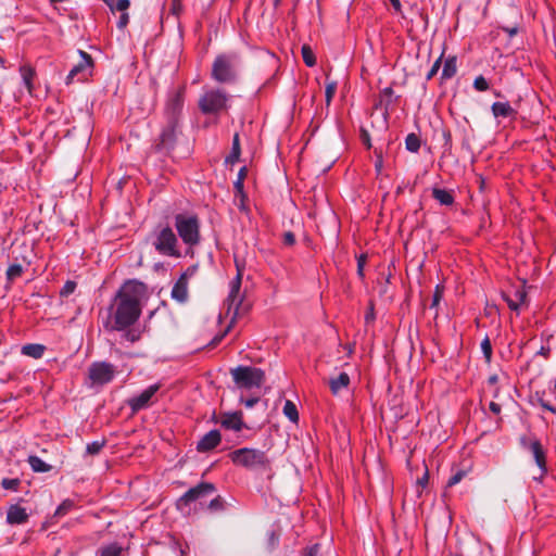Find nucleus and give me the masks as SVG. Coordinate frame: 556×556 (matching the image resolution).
Here are the masks:
<instances>
[{"instance_id":"f257e3e1","label":"nucleus","mask_w":556,"mask_h":556,"mask_svg":"<svg viewBox=\"0 0 556 556\" xmlns=\"http://www.w3.org/2000/svg\"><path fill=\"white\" fill-rule=\"evenodd\" d=\"M147 286L137 280L126 281L116 292L103 320L106 331H122L134 326L142 311L141 301L146 296Z\"/></svg>"},{"instance_id":"f03ea898","label":"nucleus","mask_w":556,"mask_h":556,"mask_svg":"<svg viewBox=\"0 0 556 556\" xmlns=\"http://www.w3.org/2000/svg\"><path fill=\"white\" fill-rule=\"evenodd\" d=\"M240 56L236 52L216 55L212 64V78L219 84H235L238 79Z\"/></svg>"},{"instance_id":"7ed1b4c3","label":"nucleus","mask_w":556,"mask_h":556,"mask_svg":"<svg viewBox=\"0 0 556 556\" xmlns=\"http://www.w3.org/2000/svg\"><path fill=\"white\" fill-rule=\"evenodd\" d=\"M151 244L155 251L168 257H180L178 239L174 230L168 226L159 225L151 233Z\"/></svg>"},{"instance_id":"20e7f679","label":"nucleus","mask_w":556,"mask_h":556,"mask_svg":"<svg viewBox=\"0 0 556 556\" xmlns=\"http://www.w3.org/2000/svg\"><path fill=\"white\" fill-rule=\"evenodd\" d=\"M175 228L181 241L189 248L200 243V222L195 215L177 214L175 216Z\"/></svg>"},{"instance_id":"39448f33","label":"nucleus","mask_w":556,"mask_h":556,"mask_svg":"<svg viewBox=\"0 0 556 556\" xmlns=\"http://www.w3.org/2000/svg\"><path fill=\"white\" fill-rule=\"evenodd\" d=\"M229 456L235 465L242 466L248 469H266L270 465V460L266 453L256 448H238L231 452Z\"/></svg>"},{"instance_id":"423d86ee","label":"nucleus","mask_w":556,"mask_h":556,"mask_svg":"<svg viewBox=\"0 0 556 556\" xmlns=\"http://www.w3.org/2000/svg\"><path fill=\"white\" fill-rule=\"evenodd\" d=\"M242 285V270L237 265V275L230 281L229 293L225 301L227 305V315L231 316V319L243 315L248 311V305L243 304L244 293L241 292Z\"/></svg>"},{"instance_id":"0eeeda50","label":"nucleus","mask_w":556,"mask_h":556,"mask_svg":"<svg viewBox=\"0 0 556 556\" xmlns=\"http://www.w3.org/2000/svg\"><path fill=\"white\" fill-rule=\"evenodd\" d=\"M233 382L239 389L251 390L261 388L265 381V372L252 366H238L230 370Z\"/></svg>"},{"instance_id":"6e6552de","label":"nucleus","mask_w":556,"mask_h":556,"mask_svg":"<svg viewBox=\"0 0 556 556\" xmlns=\"http://www.w3.org/2000/svg\"><path fill=\"white\" fill-rule=\"evenodd\" d=\"M216 491V488L211 482H200L195 486L189 489L177 501V508L181 511H186V508L190 504L202 501L207 496H211Z\"/></svg>"},{"instance_id":"1a4fd4ad","label":"nucleus","mask_w":556,"mask_h":556,"mask_svg":"<svg viewBox=\"0 0 556 556\" xmlns=\"http://www.w3.org/2000/svg\"><path fill=\"white\" fill-rule=\"evenodd\" d=\"M227 94L217 89L206 91L199 100V108L204 114H216L226 108Z\"/></svg>"},{"instance_id":"9d476101","label":"nucleus","mask_w":556,"mask_h":556,"mask_svg":"<svg viewBox=\"0 0 556 556\" xmlns=\"http://www.w3.org/2000/svg\"><path fill=\"white\" fill-rule=\"evenodd\" d=\"M115 366L108 362H94L89 366L88 378L91 386H104L115 376Z\"/></svg>"},{"instance_id":"9b49d317","label":"nucleus","mask_w":556,"mask_h":556,"mask_svg":"<svg viewBox=\"0 0 556 556\" xmlns=\"http://www.w3.org/2000/svg\"><path fill=\"white\" fill-rule=\"evenodd\" d=\"M178 128L179 123H170V121H165L159 139L154 146L157 152L168 154L174 150L177 141Z\"/></svg>"},{"instance_id":"f8f14e48","label":"nucleus","mask_w":556,"mask_h":556,"mask_svg":"<svg viewBox=\"0 0 556 556\" xmlns=\"http://www.w3.org/2000/svg\"><path fill=\"white\" fill-rule=\"evenodd\" d=\"M185 88H178L168 94V99L164 109L165 121L170 123H179L184 108Z\"/></svg>"},{"instance_id":"ddd939ff","label":"nucleus","mask_w":556,"mask_h":556,"mask_svg":"<svg viewBox=\"0 0 556 556\" xmlns=\"http://www.w3.org/2000/svg\"><path fill=\"white\" fill-rule=\"evenodd\" d=\"M160 384L154 383L149 386L138 395H135L127 401V405L130 407L132 413H137L150 406L152 397L160 390Z\"/></svg>"},{"instance_id":"4468645a","label":"nucleus","mask_w":556,"mask_h":556,"mask_svg":"<svg viewBox=\"0 0 556 556\" xmlns=\"http://www.w3.org/2000/svg\"><path fill=\"white\" fill-rule=\"evenodd\" d=\"M502 296L511 311L519 313L520 305L526 302L527 292L523 288L518 287L515 288L510 293L504 292Z\"/></svg>"},{"instance_id":"2eb2a0df","label":"nucleus","mask_w":556,"mask_h":556,"mask_svg":"<svg viewBox=\"0 0 556 556\" xmlns=\"http://www.w3.org/2000/svg\"><path fill=\"white\" fill-rule=\"evenodd\" d=\"M79 55L81 58V61L70 71L66 77L67 85L72 84L77 75L84 74L93 65L92 58L87 52L79 50Z\"/></svg>"},{"instance_id":"dca6fc26","label":"nucleus","mask_w":556,"mask_h":556,"mask_svg":"<svg viewBox=\"0 0 556 556\" xmlns=\"http://www.w3.org/2000/svg\"><path fill=\"white\" fill-rule=\"evenodd\" d=\"M222 437L218 430L214 429L204 434L197 443V450L201 453L212 451L220 443Z\"/></svg>"},{"instance_id":"f3484780","label":"nucleus","mask_w":556,"mask_h":556,"mask_svg":"<svg viewBox=\"0 0 556 556\" xmlns=\"http://www.w3.org/2000/svg\"><path fill=\"white\" fill-rule=\"evenodd\" d=\"M529 451L532 453L535 464L540 468L541 476H544L547 471L546 468V454L543 450L541 442L536 439L529 443Z\"/></svg>"},{"instance_id":"a211bd4d","label":"nucleus","mask_w":556,"mask_h":556,"mask_svg":"<svg viewBox=\"0 0 556 556\" xmlns=\"http://www.w3.org/2000/svg\"><path fill=\"white\" fill-rule=\"evenodd\" d=\"M172 298L180 303H184L188 299V279L186 274H182L175 282L172 289Z\"/></svg>"},{"instance_id":"6ab92c4d","label":"nucleus","mask_w":556,"mask_h":556,"mask_svg":"<svg viewBox=\"0 0 556 556\" xmlns=\"http://www.w3.org/2000/svg\"><path fill=\"white\" fill-rule=\"evenodd\" d=\"M28 520L26 509L18 505H11L7 511V522L10 525H22Z\"/></svg>"},{"instance_id":"aec40b11","label":"nucleus","mask_w":556,"mask_h":556,"mask_svg":"<svg viewBox=\"0 0 556 556\" xmlns=\"http://www.w3.org/2000/svg\"><path fill=\"white\" fill-rule=\"evenodd\" d=\"M220 425L225 429L239 432L243 428L241 413L226 414L220 419Z\"/></svg>"},{"instance_id":"412c9836","label":"nucleus","mask_w":556,"mask_h":556,"mask_svg":"<svg viewBox=\"0 0 556 556\" xmlns=\"http://www.w3.org/2000/svg\"><path fill=\"white\" fill-rule=\"evenodd\" d=\"M494 117H515L517 111L509 104V102H494L491 106Z\"/></svg>"},{"instance_id":"4be33fe9","label":"nucleus","mask_w":556,"mask_h":556,"mask_svg":"<svg viewBox=\"0 0 556 556\" xmlns=\"http://www.w3.org/2000/svg\"><path fill=\"white\" fill-rule=\"evenodd\" d=\"M432 197L435 201H438L441 205L451 206L455 202L454 193L452 190L442 189V188H433Z\"/></svg>"},{"instance_id":"5701e85b","label":"nucleus","mask_w":556,"mask_h":556,"mask_svg":"<svg viewBox=\"0 0 556 556\" xmlns=\"http://www.w3.org/2000/svg\"><path fill=\"white\" fill-rule=\"evenodd\" d=\"M20 73L22 76L23 85L29 94L34 93V78L36 76L35 70L29 65H22L20 67Z\"/></svg>"},{"instance_id":"b1692460","label":"nucleus","mask_w":556,"mask_h":556,"mask_svg":"<svg viewBox=\"0 0 556 556\" xmlns=\"http://www.w3.org/2000/svg\"><path fill=\"white\" fill-rule=\"evenodd\" d=\"M350 384V377L346 372H340L338 377L329 380V387L332 394L337 395L342 389H346Z\"/></svg>"},{"instance_id":"393cba45","label":"nucleus","mask_w":556,"mask_h":556,"mask_svg":"<svg viewBox=\"0 0 556 556\" xmlns=\"http://www.w3.org/2000/svg\"><path fill=\"white\" fill-rule=\"evenodd\" d=\"M46 346L39 343H29L22 346V354L35 359L43 356Z\"/></svg>"},{"instance_id":"a878e982","label":"nucleus","mask_w":556,"mask_h":556,"mask_svg":"<svg viewBox=\"0 0 556 556\" xmlns=\"http://www.w3.org/2000/svg\"><path fill=\"white\" fill-rule=\"evenodd\" d=\"M457 73V60L456 56H448L443 65L441 78L446 80L454 77Z\"/></svg>"},{"instance_id":"bb28decb","label":"nucleus","mask_w":556,"mask_h":556,"mask_svg":"<svg viewBox=\"0 0 556 556\" xmlns=\"http://www.w3.org/2000/svg\"><path fill=\"white\" fill-rule=\"evenodd\" d=\"M27 463L29 464L30 468L35 472H48L51 470L52 466L43 462L39 456L37 455H30L28 456Z\"/></svg>"},{"instance_id":"cd10ccee","label":"nucleus","mask_w":556,"mask_h":556,"mask_svg":"<svg viewBox=\"0 0 556 556\" xmlns=\"http://www.w3.org/2000/svg\"><path fill=\"white\" fill-rule=\"evenodd\" d=\"M241 154L239 134H235L232 138V147L229 155L226 157V163L235 164L239 161Z\"/></svg>"},{"instance_id":"c85d7f7f","label":"nucleus","mask_w":556,"mask_h":556,"mask_svg":"<svg viewBox=\"0 0 556 556\" xmlns=\"http://www.w3.org/2000/svg\"><path fill=\"white\" fill-rule=\"evenodd\" d=\"M283 414L293 424H298L299 421V412L296 408V405L290 401L287 400L283 405Z\"/></svg>"},{"instance_id":"c756f323","label":"nucleus","mask_w":556,"mask_h":556,"mask_svg":"<svg viewBox=\"0 0 556 556\" xmlns=\"http://www.w3.org/2000/svg\"><path fill=\"white\" fill-rule=\"evenodd\" d=\"M123 547L117 543H112L103 546L99 551V556H122Z\"/></svg>"},{"instance_id":"7c9ffc66","label":"nucleus","mask_w":556,"mask_h":556,"mask_svg":"<svg viewBox=\"0 0 556 556\" xmlns=\"http://www.w3.org/2000/svg\"><path fill=\"white\" fill-rule=\"evenodd\" d=\"M405 147L409 152L416 153L420 149V139L419 137L412 132L408 134L405 138Z\"/></svg>"},{"instance_id":"2f4dec72","label":"nucleus","mask_w":556,"mask_h":556,"mask_svg":"<svg viewBox=\"0 0 556 556\" xmlns=\"http://www.w3.org/2000/svg\"><path fill=\"white\" fill-rule=\"evenodd\" d=\"M24 273V268L21 264H12L7 269V280L11 283L16 278L21 277Z\"/></svg>"},{"instance_id":"473e14b6","label":"nucleus","mask_w":556,"mask_h":556,"mask_svg":"<svg viewBox=\"0 0 556 556\" xmlns=\"http://www.w3.org/2000/svg\"><path fill=\"white\" fill-rule=\"evenodd\" d=\"M243 182L244 181L240 180V179H236V181L233 182V187L236 190V199L240 198V203L238 204V206L241 211L245 210V205H244L245 193L243 190Z\"/></svg>"},{"instance_id":"72a5a7b5","label":"nucleus","mask_w":556,"mask_h":556,"mask_svg":"<svg viewBox=\"0 0 556 556\" xmlns=\"http://www.w3.org/2000/svg\"><path fill=\"white\" fill-rule=\"evenodd\" d=\"M207 509L213 513L223 511L226 509V501L220 495H217L211 500Z\"/></svg>"},{"instance_id":"f704fd0d","label":"nucleus","mask_w":556,"mask_h":556,"mask_svg":"<svg viewBox=\"0 0 556 556\" xmlns=\"http://www.w3.org/2000/svg\"><path fill=\"white\" fill-rule=\"evenodd\" d=\"M75 507V502L73 500L66 498L56 508L54 515L62 517L65 516L68 511H71Z\"/></svg>"},{"instance_id":"c9c22d12","label":"nucleus","mask_w":556,"mask_h":556,"mask_svg":"<svg viewBox=\"0 0 556 556\" xmlns=\"http://www.w3.org/2000/svg\"><path fill=\"white\" fill-rule=\"evenodd\" d=\"M301 51L304 63L309 67L314 66L316 64V59L311 47L304 45Z\"/></svg>"},{"instance_id":"e433bc0d","label":"nucleus","mask_w":556,"mask_h":556,"mask_svg":"<svg viewBox=\"0 0 556 556\" xmlns=\"http://www.w3.org/2000/svg\"><path fill=\"white\" fill-rule=\"evenodd\" d=\"M122 331L124 332V339L131 343L138 341L141 338V331L137 328H132V326Z\"/></svg>"},{"instance_id":"4c0bfd02","label":"nucleus","mask_w":556,"mask_h":556,"mask_svg":"<svg viewBox=\"0 0 556 556\" xmlns=\"http://www.w3.org/2000/svg\"><path fill=\"white\" fill-rule=\"evenodd\" d=\"M105 441H93L91 443H88L86 446V453L89 455H97L100 453V451L104 447Z\"/></svg>"},{"instance_id":"58836bf2","label":"nucleus","mask_w":556,"mask_h":556,"mask_svg":"<svg viewBox=\"0 0 556 556\" xmlns=\"http://www.w3.org/2000/svg\"><path fill=\"white\" fill-rule=\"evenodd\" d=\"M21 485V480L18 478L9 479L3 478L1 481V486L5 490L17 491Z\"/></svg>"},{"instance_id":"ea45409f","label":"nucleus","mask_w":556,"mask_h":556,"mask_svg":"<svg viewBox=\"0 0 556 556\" xmlns=\"http://www.w3.org/2000/svg\"><path fill=\"white\" fill-rule=\"evenodd\" d=\"M380 97H381V103L386 102V110H388V108L394 103L393 89L391 87L384 88L381 91Z\"/></svg>"},{"instance_id":"a19ab883","label":"nucleus","mask_w":556,"mask_h":556,"mask_svg":"<svg viewBox=\"0 0 556 556\" xmlns=\"http://www.w3.org/2000/svg\"><path fill=\"white\" fill-rule=\"evenodd\" d=\"M473 88L477 91H486L490 88L489 81L482 75H479L473 80Z\"/></svg>"},{"instance_id":"79ce46f5","label":"nucleus","mask_w":556,"mask_h":556,"mask_svg":"<svg viewBox=\"0 0 556 556\" xmlns=\"http://www.w3.org/2000/svg\"><path fill=\"white\" fill-rule=\"evenodd\" d=\"M481 350H482V353L486 359V362H490L491 358H492V345H491V341L488 337H485L482 342H481Z\"/></svg>"},{"instance_id":"37998d69","label":"nucleus","mask_w":556,"mask_h":556,"mask_svg":"<svg viewBox=\"0 0 556 556\" xmlns=\"http://www.w3.org/2000/svg\"><path fill=\"white\" fill-rule=\"evenodd\" d=\"M443 291H444V288L440 285H437L433 295H432V302H431L430 308H434L439 305L440 301L443 298Z\"/></svg>"},{"instance_id":"c03bdc74","label":"nucleus","mask_w":556,"mask_h":556,"mask_svg":"<svg viewBox=\"0 0 556 556\" xmlns=\"http://www.w3.org/2000/svg\"><path fill=\"white\" fill-rule=\"evenodd\" d=\"M77 283L73 280H67L62 289L60 290L61 296H68L70 294L74 293L76 290Z\"/></svg>"},{"instance_id":"a18cd8bd","label":"nucleus","mask_w":556,"mask_h":556,"mask_svg":"<svg viewBox=\"0 0 556 556\" xmlns=\"http://www.w3.org/2000/svg\"><path fill=\"white\" fill-rule=\"evenodd\" d=\"M336 90H337V83L336 81H329L327 83L326 85V91H325V97H326V103L327 105L330 104L334 93H336Z\"/></svg>"},{"instance_id":"49530a36","label":"nucleus","mask_w":556,"mask_h":556,"mask_svg":"<svg viewBox=\"0 0 556 556\" xmlns=\"http://www.w3.org/2000/svg\"><path fill=\"white\" fill-rule=\"evenodd\" d=\"M442 63V55H440L437 61L432 64L430 71L427 73L426 79L431 80L439 72Z\"/></svg>"},{"instance_id":"de8ad7c7","label":"nucleus","mask_w":556,"mask_h":556,"mask_svg":"<svg viewBox=\"0 0 556 556\" xmlns=\"http://www.w3.org/2000/svg\"><path fill=\"white\" fill-rule=\"evenodd\" d=\"M464 476H465V471H463V470H458V471H456V472H455V473H453V475L451 476V478L448 479V481H447V486H454V485H456L457 483H459V482L463 480Z\"/></svg>"},{"instance_id":"09e8293b","label":"nucleus","mask_w":556,"mask_h":556,"mask_svg":"<svg viewBox=\"0 0 556 556\" xmlns=\"http://www.w3.org/2000/svg\"><path fill=\"white\" fill-rule=\"evenodd\" d=\"M536 402L543 409L556 414V407L546 402L539 393H536Z\"/></svg>"},{"instance_id":"8fccbe9b","label":"nucleus","mask_w":556,"mask_h":556,"mask_svg":"<svg viewBox=\"0 0 556 556\" xmlns=\"http://www.w3.org/2000/svg\"><path fill=\"white\" fill-rule=\"evenodd\" d=\"M130 5V2L129 0H117V2L114 4L113 3V12L116 10V11H121L122 13L125 12Z\"/></svg>"},{"instance_id":"3c124183","label":"nucleus","mask_w":556,"mask_h":556,"mask_svg":"<svg viewBox=\"0 0 556 556\" xmlns=\"http://www.w3.org/2000/svg\"><path fill=\"white\" fill-rule=\"evenodd\" d=\"M366 263V255L362 254L357 257V275L364 278V266Z\"/></svg>"},{"instance_id":"603ef678","label":"nucleus","mask_w":556,"mask_h":556,"mask_svg":"<svg viewBox=\"0 0 556 556\" xmlns=\"http://www.w3.org/2000/svg\"><path fill=\"white\" fill-rule=\"evenodd\" d=\"M283 243L288 247H292L295 243V236L291 231H287L282 237Z\"/></svg>"},{"instance_id":"864d4df0","label":"nucleus","mask_w":556,"mask_h":556,"mask_svg":"<svg viewBox=\"0 0 556 556\" xmlns=\"http://www.w3.org/2000/svg\"><path fill=\"white\" fill-rule=\"evenodd\" d=\"M128 23H129V15L127 12H123L118 18L117 27L119 29H124Z\"/></svg>"},{"instance_id":"5fc2aeb1","label":"nucleus","mask_w":556,"mask_h":556,"mask_svg":"<svg viewBox=\"0 0 556 556\" xmlns=\"http://www.w3.org/2000/svg\"><path fill=\"white\" fill-rule=\"evenodd\" d=\"M317 553H318V546L314 545V546L305 548L302 552L301 556H317Z\"/></svg>"},{"instance_id":"6e6d98bb","label":"nucleus","mask_w":556,"mask_h":556,"mask_svg":"<svg viewBox=\"0 0 556 556\" xmlns=\"http://www.w3.org/2000/svg\"><path fill=\"white\" fill-rule=\"evenodd\" d=\"M268 542L271 548L276 547L279 542V535L275 531H271L269 534Z\"/></svg>"},{"instance_id":"4d7b16f0","label":"nucleus","mask_w":556,"mask_h":556,"mask_svg":"<svg viewBox=\"0 0 556 556\" xmlns=\"http://www.w3.org/2000/svg\"><path fill=\"white\" fill-rule=\"evenodd\" d=\"M241 402L244 404L247 408H252L258 402V397H250V399H241Z\"/></svg>"},{"instance_id":"13d9d810","label":"nucleus","mask_w":556,"mask_h":556,"mask_svg":"<svg viewBox=\"0 0 556 556\" xmlns=\"http://www.w3.org/2000/svg\"><path fill=\"white\" fill-rule=\"evenodd\" d=\"M375 153H376V156H377V160H376V162H375V167H376V170H377L378 173H380V172H381V169H382V164H383L382 155H381V152H379V153H378V151H377V150L375 151Z\"/></svg>"},{"instance_id":"bf43d9fd","label":"nucleus","mask_w":556,"mask_h":556,"mask_svg":"<svg viewBox=\"0 0 556 556\" xmlns=\"http://www.w3.org/2000/svg\"><path fill=\"white\" fill-rule=\"evenodd\" d=\"M502 29L505 33H507L510 38L514 37L515 35H517L518 31H519V28L517 26H514V27H502Z\"/></svg>"},{"instance_id":"052dcab7","label":"nucleus","mask_w":556,"mask_h":556,"mask_svg":"<svg viewBox=\"0 0 556 556\" xmlns=\"http://www.w3.org/2000/svg\"><path fill=\"white\" fill-rule=\"evenodd\" d=\"M363 143L369 149L371 147L369 134L366 130H362Z\"/></svg>"},{"instance_id":"680f3d73","label":"nucleus","mask_w":556,"mask_h":556,"mask_svg":"<svg viewBox=\"0 0 556 556\" xmlns=\"http://www.w3.org/2000/svg\"><path fill=\"white\" fill-rule=\"evenodd\" d=\"M489 408L495 415L501 413V405L495 402H491Z\"/></svg>"},{"instance_id":"e2e57ef3","label":"nucleus","mask_w":556,"mask_h":556,"mask_svg":"<svg viewBox=\"0 0 556 556\" xmlns=\"http://www.w3.org/2000/svg\"><path fill=\"white\" fill-rule=\"evenodd\" d=\"M374 318H375L374 305H370L368 312L365 315V319L367 323H369V321L374 320Z\"/></svg>"},{"instance_id":"0e129e2a","label":"nucleus","mask_w":556,"mask_h":556,"mask_svg":"<svg viewBox=\"0 0 556 556\" xmlns=\"http://www.w3.org/2000/svg\"><path fill=\"white\" fill-rule=\"evenodd\" d=\"M428 479H429V475H428V470L425 471L424 476L421 478L418 479V484H420L421 486H426L427 483H428Z\"/></svg>"},{"instance_id":"69168bd1","label":"nucleus","mask_w":556,"mask_h":556,"mask_svg":"<svg viewBox=\"0 0 556 556\" xmlns=\"http://www.w3.org/2000/svg\"><path fill=\"white\" fill-rule=\"evenodd\" d=\"M247 172H248V169H247L245 166L241 167L239 173H238L237 179H240V180L244 181L245 176H247Z\"/></svg>"},{"instance_id":"338daca9","label":"nucleus","mask_w":556,"mask_h":556,"mask_svg":"<svg viewBox=\"0 0 556 556\" xmlns=\"http://www.w3.org/2000/svg\"><path fill=\"white\" fill-rule=\"evenodd\" d=\"M532 440L528 439L527 437H521L520 438V444L523 448L526 450H529V443L531 442Z\"/></svg>"},{"instance_id":"774afa93","label":"nucleus","mask_w":556,"mask_h":556,"mask_svg":"<svg viewBox=\"0 0 556 556\" xmlns=\"http://www.w3.org/2000/svg\"><path fill=\"white\" fill-rule=\"evenodd\" d=\"M390 2L396 12L401 11L402 5L400 0H390Z\"/></svg>"}]
</instances>
